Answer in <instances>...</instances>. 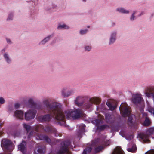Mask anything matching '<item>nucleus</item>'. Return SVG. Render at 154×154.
<instances>
[{"label":"nucleus","mask_w":154,"mask_h":154,"mask_svg":"<svg viewBox=\"0 0 154 154\" xmlns=\"http://www.w3.org/2000/svg\"><path fill=\"white\" fill-rule=\"evenodd\" d=\"M13 109L12 107L9 106V107L8 108V111H10V112L12 111L13 110Z\"/></svg>","instance_id":"44"},{"label":"nucleus","mask_w":154,"mask_h":154,"mask_svg":"<svg viewBox=\"0 0 154 154\" xmlns=\"http://www.w3.org/2000/svg\"><path fill=\"white\" fill-rule=\"evenodd\" d=\"M5 101L3 97H0V104H3L5 103Z\"/></svg>","instance_id":"38"},{"label":"nucleus","mask_w":154,"mask_h":154,"mask_svg":"<svg viewBox=\"0 0 154 154\" xmlns=\"http://www.w3.org/2000/svg\"><path fill=\"white\" fill-rule=\"evenodd\" d=\"M18 150H20L23 154H25L26 151V143L25 141H23L18 146Z\"/></svg>","instance_id":"15"},{"label":"nucleus","mask_w":154,"mask_h":154,"mask_svg":"<svg viewBox=\"0 0 154 154\" xmlns=\"http://www.w3.org/2000/svg\"><path fill=\"white\" fill-rule=\"evenodd\" d=\"M48 110H63L61 105L56 102L49 103V100L48 99H45L42 102Z\"/></svg>","instance_id":"4"},{"label":"nucleus","mask_w":154,"mask_h":154,"mask_svg":"<svg viewBox=\"0 0 154 154\" xmlns=\"http://www.w3.org/2000/svg\"><path fill=\"white\" fill-rule=\"evenodd\" d=\"M69 28L68 26L63 23H59L57 27V29L58 30L67 29Z\"/></svg>","instance_id":"24"},{"label":"nucleus","mask_w":154,"mask_h":154,"mask_svg":"<svg viewBox=\"0 0 154 154\" xmlns=\"http://www.w3.org/2000/svg\"><path fill=\"white\" fill-rule=\"evenodd\" d=\"M103 118H101L99 119H96L92 121L93 123L97 127V129L100 130H103L105 129L109 128V126L107 125H100L103 122Z\"/></svg>","instance_id":"5"},{"label":"nucleus","mask_w":154,"mask_h":154,"mask_svg":"<svg viewBox=\"0 0 154 154\" xmlns=\"http://www.w3.org/2000/svg\"><path fill=\"white\" fill-rule=\"evenodd\" d=\"M77 127L79 129L77 131L76 135L80 139L82 137V135L85 132V125L84 124H82L78 125Z\"/></svg>","instance_id":"12"},{"label":"nucleus","mask_w":154,"mask_h":154,"mask_svg":"<svg viewBox=\"0 0 154 154\" xmlns=\"http://www.w3.org/2000/svg\"><path fill=\"white\" fill-rule=\"evenodd\" d=\"M112 154H123L121 149L119 148L115 149Z\"/></svg>","instance_id":"29"},{"label":"nucleus","mask_w":154,"mask_h":154,"mask_svg":"<svg viewBox=\"0 0 154 154\" xmlns=\"http://www.w3.org/2000/svg\"><path fill=\"white\" fill-rule=\"evenodd\" d=\"M150 122V120L148 118H146L143 124L145 126H148L149 125Z\"/></svg>","instance_id":"36"},{"label":"nucleus","mask_w":154,"mask_h":154,"mask_svg":"<svg viewBox=\"0 0 154 154\" xmlns=\"http://www.w3.org/2000/svg\"><path fill=\"white\" fill-rule=\"evenodd\" d=\"M48 113L38 116L37 120L41 122H48L52 118L59 121L61 125H65V119L76 120L84 116L80 109H67L64 110H48Z\"/></svg>","instance_id":"1"},{"label":"nucleus","mask_w":154,"mask_h":154,"mask_svg":"<svg viewBox=\"0 0 154 154\" xmlns=\"http://www.w3.org/2000/svg\"><path fill=\"white\" fill-rule=\"evenodd\" d=\"M45 151V147L44 146H40L39 147L38 150L37 152L38 154H41L44 153Z\"/></svg>","instance_id":"30"},{"label":"nucleus","mask_w":154,"mask_h":154,"mask_svg":"<svg viewBox=\"0 0 154 154\" xmlns=\"http://www.w3.org/2000/svg\"><path fill=\"white\" fill-rule=\"evenodd\" d=\"M130 144L131 146V148H127V151L129 152H135L137 149L136 145L134 143H132V144L129 143L128 144V146H129V145Z\"/></svg>","instance_id":"25"},{"label":"nucleus","mask_w":154,"mask_h":154,"mask_svg":"<svg viewBox=\"0 0 154 154\" xmlns=\"http://www.w3.org/2000/svg\"><path fill=\"white\" fill-rule=\"evenodd\" d=\"M8 154H11V153H9Z\"/></svg>","instance_id":"51"},{"label":"nucleus","mask_w":154,"mask_h":154,"mask_svg":"<svg viewBox=\"0 0 154 154\" xmlns=\"http://www.w3.org/2000/svg\"><path fill=\"white\" fill-rule=\"evenodd\" d=\"M100 100L98 97L91 98L85 104L84 107L86 109H88L92 106L93 104H97L100 103Z\"/></svg>","instance_id":"9"},{"label":"nucleus","mask_w":154,"mask_h":154,"mask_svg":"<svg viewBox=\"0 0 154 154\" xmlns=\"http://www.w3.org/2000/svg\"><path fill=\"white\" fill-rule=\"evenodd\" d=\"M87 27L88 28H90V26H87Z\"/></svg>","instance_id":"48"},{"label":"nucleus","mask_w":154,"mask_h":154,"mask_svg":"<svg viewBox=\"0 0 154 154\" xmlns=\"http://www.w3.org/2000/svg\"><path fill=\"white\" fill-rule=\"evenodd\" d=\"M142 100L141 95L138 94H136L134 97H133L132 99V101L133 103L135 104L139 103Z\"/></svg>","instance_id":"19"},{"label":"nucleus","mask_w":154,"mask_h":154,"mask_svg":"<svg viewBox=\"0 0 154 154\" xmlns=\"http://www.w3.org/2000/svg\"><path fill=\"white\" fill-rule=\"evenodd\" d=\"M92 148L91 147H87L84 150L82 154H87L90 152L92 150Z\"/></svg>","instance_id":"33"},{"label":"nucleus","mask_w":154,"mask_h":154,"mask_svg":"<svg viewBox=\"0 0 154 154\" xmlns=\"http://www.w3.org/2000/svg\"><path fill=\"white\" fill-rule=\"evenodd\" d=\"M23 128L26 130L27 133L29 132L30 130H33L34 131H31L29 134L28 136V137L30 138L32 137V136H35L36 137V132L35 130V128L38 125H37L35 126V127H31L28 124L26 123H23Z\"/></svg>","instance_id":"7"},{"label":"nucleus","mask_w":154,"mask_h":154,"mask_svg":"<svg viewBox=\"0 0 154 154\" xmlns=\"http://www.w3.org/2000/svg\"><path fill=\"white\" fill-rule=\"evenodd\" d=\"M145 14V12L144 11H143L141 12L138 15L139 16H141L142 15H144Z\"/></svg>","instance_id":"43"},{"label":"nucleus","mask_w":154,"mask_h":154,"mask_svg":"<svg viewBox=\"0 0 154 154\" xmlns=\"http://www.w3.org/2000/svg\"><path fill=\"white\" fill-rule=\"evenodd\" d=\"M84 100V97L82 96H80L77 97L74 102L75 104L79 106H81L83 104L82 101Z\"/></svg>","instance_id":"18"},{"label":"nucleus","mask_w":154,"mask_h":154,"mask_svg":"<svg viewBox=\"0 0 154 154\" xmlns=\"http://www.w3.org/2000/svg\"><path fill=\"white\" fill-rule=\"evenodd\" d=\"M14 116L16 119L22 120L24 119V112L20 110H17L14 112Z\"/></svg>","instance_id":"13"},{"label":"nucleus","mask_w":154,"mask_h":154,"mask_svg":"<svg viewBox=\"0 0 154 154\" xmlns=\"http://www.w3.org/2000/svg\"><path fill=\"white\" fill-rule=\"evenodd\" d=\"M116 11L120 13L124 14H128L129 11L122 8H119L116 9Z\"/></svg>","instance_id":"26"},{"label":"nucleus","mask_w":154,"mask_h":154,"mask_svg":"<svg viewBox=\"0 0 154 154\" xmlns=\"http://www.w3.org/2000/svg\"><path fill=\"white\" fill-rule=\"evenodd\" d=\"M28 103L29 105V106L32 108H34L35 109H38L39 108L36 104L33 101V100L32 98H29L28 100Z\"/></svg>","instance_id":"21"},{"label":"nucleus","mask_w":154,"mask_h":154,"mask_svg":"<svg viewBox=\"0 0 154 154\" xmlns=\"http://www.w3.org/2000/svg\"><path fill=\"white\" fill-rule=\"evenodd\" d=\"M20 104L19 103H16L14 104V107L15 109H18L19 108Z\"/></svg>","instance_id":"40"},{"label":"nucleus","mask_w":154,"mask_h":154,"mask_svg":"<svg viewBox=\"0 0 154 154\" xmlns=\"http://www.w3.org/2000/svg\"><path fill=\"white\" fill-rule=\"evenodd\" d=\"M121 114L124 117L128 116V123L130 126L133 127L134 125V118L135 116L134 115L131 114V110L130 107L126 102L122 103L119 107Z\"/></svg>","instance_id":"3"},{"label":"nucleus","mask_w":154,"mask_h":154,"mask_svg":"<svg viewBox=\"0 0 154 154\" xmlns=\"http://www.w3.org/2000/svg\"><path fill=\"white\" fill-rule=\"evenodd\" d=\"M88 32V29H83L80 30L79 33L81 35H84L86 34Z\"/></svg>","instance_id":"32"},{"label":"nucleus","mask_w":154,"mask_h":154,"mask_svg":"<svg viewBox=\"0 0 154 154\" xmlns=\"http://www.w3.org/2000/svg\"><path fill=\"white\" fill-rule=\"evenodd\" d=\"M54 34H52L44 38L39 43L40 45H43L45 44L47 42H48L54 36Z\"/></svg>","instance_id":"20"},{"label":"nucleus","mask_w":154,"mask_h":154,"mask_svg":"<svg viewBox=\"0 0 154 154\" xmlns=\"http://www.w3.org/2000/svg\"><path fill=\"white\" fill-rule=\"evenodd\" d=\"M116 25V23L114 22H112V26H114Z\"/></svg>","instance_id":"46"},{"label":"nucleus","mask_w":154,"mask_h":154,"mask_svg":"<svg viewBox=\"0 0 154 154\" xmlns=\"http://www.w3.org/2000/svg\"><path fill=\"white\" fill-rule=\"evenodd\" d=\"M97 110L99 111H103L105 109V106L104 104H102L101 105L97 106Z\"/></svg>","instance_id":"31"},{"label":"nucleus","mask_w":154,"mask_h":154,"mask_svg":"<svg viewBox=\"0 0 154 154\" xmlns=\"http://www.w3.org/2000/svg\"><path fill=\"white\" fill-rule=\"evenodd\" d=\"M91 45H86L85 47V51H89L91 49Z\"/></svg>","instance_id":"37"},{"label":"nucleus","mask_w":154,"mask_h":154,"mask_svg":"<svg viewBox=\"0 0 154 154\" xmlns=\"http://www.w3.org/2000/svg\"><path fill=\"white\" fill-rule=\"evenodd\" d=\"M35 153H36V151H35Z\"/></svg>","instance_id":"50"},{"label":"nucleus","mask_w":154,"mask_h":154,"mask_svg":"<svg viewBox=\"0 0 154 154\" xmlns=\"http://www.w3.org/2000/svg\"><path fill=\"white\" fill-rule=\"evenodd\" d=\"M3 56L5 61L7 63L9 64L11 63L12 59L8 53H4L3 54Z\"/></svg>","instance_id":"23"},{"label":"nucleus","mask_w":154,"mask_h":154,"mask_svg":"<svg viewBox=\"0 0 154 154\" xmlns=\"http://www.w3.org/2000/svg\"><path fill=\"white\" fill-rule=\"evenodd\" d=\"M119 134L127 140H129L133 138L132 135L128 134L127 132L125 130H121L119 132Z\"/></svg>","instance_id":"17"},{"label":"nucleus","mask_w":154,"mask_h":154,"mask_svg":"<svg viewBox=\"0 0 154 154\" xmlns=\"http://www.w3.org/2000/svg\"><path fill=\"white\" fill-rule=\"evenodd\" d=\"M105 119L106 122L108 124H112L115 122V120L114 115L109 113L106 114Z\"/></svg>","instance_id":"14"},{"label":"nucleus","mask_w":154,"mask_h":154,"mask_svg":"<svg viewBox=\"0 0 154 154\" xmlns=\"http://www.w3.org/2000/svg\"><path fill=\"white\" fill-rule=\"evenodd\" d=\"M5 49H3L1 50V52L2 53H3L5 52Z\"/></svg>","instance_id":"47"},{"label":"nucleus","mask_w":154,"mask_h":154,"mask_svg":"<svg viewBox=\"0 0 154 154\" xmlns=\"http://www.w3.org/2000/svg\"><path fill=\"white\" fill-rule=\"evenodd\" d=\"M14 13L13 12H10L9 13L8 18L7 19V21L12 20L13 19Z\"/></svg>","instance_id":"34"},{"label":"nucleus","mask_w":154,"mask_h":154,"mask_svg":"<svg viewBox=\"0 0 154 154\" xmlns=\"http://www.w3.org/2000/svg\"><path fill=\"white\" fill-rule=\"evenodd\" d=\"M154 87L152 86L149 88H148L145 90L144 93L146 95V93H154Z\"/></svg>","instance_id":"28"},{"label":"nucleus","mask_w":154,"mask_h":154,"mask_svg":"<svg viewBox=\"0 0 154 154\" xmlns=\"http://www.w3.org/2000/svg\"><path fill=\"white\" fill-rule=\"evenodd\" d=\"M117 32L113 31L110 32L109 41V44H113L116 42L117 39Z\"/></svg>","instance_id":"11"},{"label":"nucleus","mask_w":154,"mask_h":154,"mask_svg":"<svg viewBox=\"0 0 154 154\" xmlns=\"http://www.w3.org/2000/svg\"><path fill=\"white\" fill-rule=\"evenodd\" d=\"M65 89H63L62 91V95L64 97H69L75 93V90L74 89H71L65 92Z\"/></svg>","instance_id":"16"},{"label":"nucleus","mask_w":154,"mask_h":154,"mask_svg":"<svg viewBox=\"0 0 154 154\" xmlns=\"http://www.w3.org/2000/svg\"><path fill=\"white\" fill-rule=\"evenodd\" d=\"M36 132V139L37 140H44L46 142L50 143L51 142V140L48 136L45 135H42L39 133V132L44 130L46 132L53 133H54L56 137L59 136L58 134L57 133L56 129L52 126H47L45 128L42 125H38L35 128Z\"/></svg>","instance_id":"2"},{"label":"nucleus","mask_w":154,"mask_h":154,"mask_svg":"<svg viewBox=\"0 0 154 154\" xmlns=\"http://www.w3.org/2000/svg\"><path fill=\"white\" fill-rule=\"evenodd\" d=\"M106 104L109 108V109L111 111H113L116 108V105H113L109 102H107Z\"/></svg>","instance_id":"27"},{"label":"nucleus","mask_w":154,"mask_h":154,"mask_svg":"<svg viewBox=\"0 0 154 154\" xmlns=\"http://www.w3.org/2000/svg\"><path fill=\"white\" fill-rule=\"evenodd\" d=\"M154 133V128L148 129L147 131L146 134H143L141 138L146 142L149 143V137L152 134Z\"/></svg>","instance_id":"10"},{"label":"nucleus","mask_w":154,"mask_h":154,"mask_svg":"<svg viewBox=\"0 0 154 154\" xmlns=\"http://www.w3.org/2000/svg\"><path fill=\"white\" fill-rule=\"evenodd\" d=\"M37 112L35 109H29L27 110L24 113L25 120L26 121H29L34 119Z\"/></svg>","instance_id":"6"},{"label":"nucleus","mask_w":154,"mask_h":154,"mask_svg":"<svg viewBox=\"0 0 154 154\" xmlns=\"http://www.w3.org/2000/svg\"><path fill=\"white\" fill-rule=\"evenodd\" d=\"M148 111L154 116V108L152 107L148 108Z\"/></svg>","instance_id":"39"},{"label":"nucleus","mask_w":154,"mask_h":154,"mask_svg":"<svg viewBox=\"0 0 154 154\" xmlns=\"http://www.w3.org/2000/svg\"><path fill=\"white\" fill-rule=\"evenodd\" d=\"M137 11H134L133 12V14L131 15L130 18V20L131 21H133L136 18V17L135 16V14L137 13Z\"/></svg>","instance_id":"35"},{"label":"nucleus","mask_w":154,"mask_h":154,"mask_svg":"<svg viewBox=\"0 0 154 154\" xmlns=\"http://www.w3.org/2000/svg\"><path fill=\"white\" fill-rule=\"evenodd\" d=\"M6 39L8 44L11 45L13 43L12 41L10 38H6Z\"/></svg>","instance_id":"41"},{"label":"nucleus","mask_w":154,"mask_h":154,"mask_svg":"<svg viewBox=\"0 0 154 154\" xmlns=\"http://www.w3.org/2000/svg\"><path fill=\"white\" fill-rule=\"evenodd\" d=\"M18 133L17 132L15 133L13 135L14 137H16V136H18Z\"/></svg>","instance_id":"45"},{"label":"nucleus","mask_w":154,"mask_h":154,"mask_svg":"<svg viewBox=\"0 0 154 154\" xmlns=\"http://www.w3.org/2000/svg\"><path fill=\"white\" fill-rule=\"evenodd\" d=\"M93 145H95L94 152L96 153L98 152L101 151L103 148L102 144L97 143L96 142H94Z\"/></svg>","instance_id":"22"},{"label":"nucleus","mask_w":154,"mask_h":154,"mask_svg":"<svg viewBox=\"0 0 154 154\" xmlns=\"http://www.w3.org/2000/svg\"><path fill=\"white\" fill-rule=\"evenodd\" d=\"M82 1L84 2H85L86 0H82Z\"/></svg>","instance_id":"49"},{"label":"nucleus","mask_w":154,"mask_h":154,"mask_svg":"<svg viewBox=\"0 0 154 154\" xmlns=\"http://www.w3.org/2000/svg\"><path fill=\"white\" fill-rule=\"evenodd\" d=\"M1 125H2V123L1 121H0V136H1L2 134H3V132L2 131V129L1 128Z\"/></svg>","instance_id":"42"},{"label":"nucleus","mask_w":154,"mask_h":154,"mask_svg":"<svg viewBox=\"0 0 154 154\" xmlns=\"http://www.w3.org/2000/svg\"><path fill=\"white\" fill-rule=\"evenodd\" d=\"M1 146L3 149H5L10 151H11L12 149H10L12 146V142L9 140L7 139H4L1 141Z\"/></svg>","instance_id":"8"}]
</instances>
